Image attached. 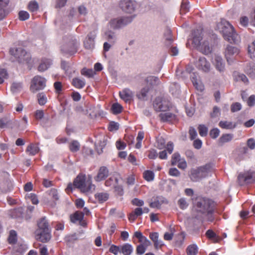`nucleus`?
Returning <instances> with one entry per match:
<instances>
[{
  "label": "nucleus",
  "instance_id": "obj_1",
  "mask_svg": "<svg viewBox=\"0 0 255 255\" xmlns=\"http://www.w3.org/2000/svg\"><path fill=\"white\" fill-rule=\"evenodd\" d=\"M216 29L221 32L224 39L230 43H237L239 36L235 32L234 27L225 19H221L216 25Z\"/></svg>",
  "mask_w": 255,
  "mask_h": 255
},
{
  "label": "nucleus",
  "instance_id": "obj_2",
  "mask_svg": "<svg viewBox=\"0 0 255 255\" xmlns=\"http://www.w3.org/2000/svg\"><path fill=\"white\" fill-rule=\"evenodd\" d=\"M195 207L197 212L209 216V220L212 221V214L213 213L215 203L212 200L205 197H199L195 200Z\"/></svg>",
  "mask_w": 255,
  "mask_h": 255
},
{
  "label": "nucleus",
  "instance_id": "obj_3",
  "mask_svg": "<svg viewBox=\"0 0 255 255\" xmlns=\"http://www.w3.org/2000/svg\"><path fill=\"white\" fill-rule=\"evenodd\" d=\"M212 166L210 163L206 164L190 170L189 176L193 182H198L206 178L211 172Z\"/></svg>",
  "mask_w": 255,
  "mask_h": 255
},
{
  "label": "nucleus",
  "instance_id": "obj_4",
  "mask_svg": "<svg viewBox=\"0 0 255 255\" xmlns=\"http://www.w3.org/2000/svg\"><path fill=\"white\" fill-rule=\"evenodd\" d=\"M38 229L36 231L37 239L42 243L47 242L51 238L49 225L45 217L42 218L37 223Z\"/></svg>",
  "mask_w": 255,
  "mask_h": 255
},
{
  "label": "nucleus",
  "instance_id": "obj_5",
  "mask_svg": "<svg viewBox=\"0 0 255 255\" xmlns=\"http://www.w3.org/2000/svg\"><path fill=\"white\" fill-rule=\"evenodd\" d=\"M79 42L73 36L69 35L63 38V43L61 46V51L64 53L73 54L76 52Z\"/></svg>",
  "mask_w": 255,
  "mask_h": 255
},
{
  "label": "nucleus",
  "instance_id": "obj_6",
  "mask_svg": "<svg viewBox=\"0 0 255 255\" xmlns=\"http://www.w3.org/2000/svg\"><path fill=\"white\" fill-rule=\"evenodd\" d=\"M9 53L20 63H28L31 59L30 53L21 47L10 48Z\"/></svg>",
  "mask_w": 255,
  "mask_h": 255
},
{
  "label": "nucleus",
  "instance_id": "obj_7",
  "mask_svg": "<svg viewBox=\"0 0 255 255\" xmlns=\"http://www.w3.org/2000/svg\"><path fill=\"white\" fill-rule=\"evenodd\" d=\"M46 80L39 75L35 76L31 81L30 90L32 93H36L43 90L46 86Z\"/></svg>",
  "mask_w": 255,
  "mask_h": 255
},
{
  "label": "nucleus",
  "instance_id": "obj_8",
  "mask_svg": "<svg viewBox=\"0 0 255 255\" xmlns=\"http://www.w3.org/2000/svg\"><path fill=\"white\" fill-rule=\"evenodd\" d=\"M132 20V18L131 16L114 18L109 22V25L112 29H118L130 23Z\"/></svg>",
  "mask_w": 255,
  "mask_h": 255
},
{
  "label": "nucleus",
  "instance_id": "obj_9",
  "mask_svg": "<svg viewBox=\"0 0 255 255\" xmlns=\"http://www.w3.org/2000/svg\"><path fill=\"white\" fill-rule=\"evenodd\" d=\"M119 6L125 12L131 13L139 7V4L134 0H121Z\"/></svg>",
  "mask_w": 255,
  "mask_h": 255
},
{
  "label": "nucleus",
  "instance_id": "obj_10",
  "mask_svg": "<svg viewBox=\"0 0 255 255\" xmlns=\"http://www.w3.org/2000/svg\"><path fill=\"white\" fill-rule=\"evenodd\" d=\"M153 108L156 112L166 111L169 107V102L161 97H157L153 103Z\"/></svg>",
  "mask_w": 255,
  "mask_h": 255
},
{
  "label": "nucleus",
  "instance_id": "obj_11",
  "mask_svg": "<svg viewBox=\"0 0 255 255\" xmlns=\"http://www.w3.org/2000/svg\"><path fill=\"white\" fill-rule=\"evenodd\" d=\"M239 53V49L235 46L228 45L225 50L224 54L228 64L231 65L234 62V57Z\"/></svg>",
  "mask_w": 255,
  "mask_h": 255
},
{
  "label": "nucleus",
  "instance_id": "obj_12",
  "mask_svg": "<svg viewBox=\"0 0 255 255\" xmlns=\"http://www.w3.org/2000/svg\"><path fill=\"white\" fill-rule=\"evenodd\" d=\"M196 67L204 72L210 71L211 65L204 57H199L195 63Z\"/></svg>",
  "mask_w": 255,
  "mask_h": 255
},
{
  "label": "nucleus",
  "instance_id": "obj_13",
  "mask_svg": "<svg viewBox=\"0 0 255 255\" xmlns=\"http://www.w3.org/2000/svg\"><path fill=\"white\" fill-rule=\"evenodd\" d=\"M96 37V33L95 31H92L88 34L84 42V45L85 48L91 50L94 48V40Z\"/></svg>",
  "mask_w": 255,
  "mask_h": 255
},
{
  "label": "nucleus",
  "instance_id": "obj_14",
  "mask_svg": "<svg viewBox=\"0 0 255 255\" xmlns=\"http://www.w3.org/2000/svg\"><path fill=\"white\" fill-rule=\"evenodd\" d=\"M213 65L216 69L221 73H223L225 71V63L221 56L216 55L215 57Z\"/></svg>",
  "mask_w": 255,
  "mask_h": 255
},
{
  "label": "nucleus",
  "instance_id": "obj_15",
  "mask_svg": "<svg viewBox=\"0 0 255 255\" xmlns=\"http://www.w3.org/2000/svg\"><path fill=\"white\" fill-rule=\"evenodd\" d=\"M86 178V176L83 175H79L74 181V185L75 187L80 189L81 191H86L87 188H84L83 185Z\"/></svg>",
  "mask_w": 255,
  "mask_h": 255
},
{
  "label": "nucleus",
  "instance_id": "obj_16",
  "mask_svg": "<svg viewBox=\"0 0 255 255\" xmlns=\"http://www.w3.org/2000/svg\"><path fill=\"white\" fill-rule=\"evenodd\" d=\"M109 170L106 166H102L100 168L98 174L95 177V181L100 182L104 180L109 175Z\"/></svg>",
  "mask_w": 255,
  "mask_h": 255
},
{
  "label": "nucleus",
  "instance_id": "obj_17",
  "mask_svg": "<svg viewBox=\"0 0 255 255\" xmlns=\"http://www.w3.org/2000/svg\"><path fill=\"white\" fill-rule=\"evenodd\" d=\"M193 42L196 46H200L201 44V41L202 37V29H197L194 30L192 32Z\"/></svg>",
  "mask_w": 255,
  "mask_h": 255
},
{
  "label": "nucleus",
  "instance_id": "obj_18",
  "mask_svg": "<svg viewBox=\"0 0 255 255\" xmlns=\"http://www.w3.org/2000/svg\"><path fill=\"white\" fill-rule=\"evenodd\" d=\"M190 78L192 80L193 84L198 90L202 91L204 90V86L200 83V81L199 79V77L198 74L192 73L190 75Z\"/></svg>",
  "mask_w": 255,
  "mask_h": 255
},
{
  "label": "nucleus",
  "instance_id": "obj_19",
  "mask_svg": "<svg viewBox=\"0 0 255 255\" xmlns=\"http://www.w3.org/2000/svg\"><path fill=\"white\" fill-rule=\"evenodd\" d=\"M89 115L92 118H96L98 116H103L105 115L100 106H91L89 108Z\"/></svg>",
  "mask_w": 255,
  "mask_h": 255
},
{
  "label": "nucleus",
  "instance_id": "obj_20",
  "mask_svg": "<svg viewBox=\"0 0 255 255\" xmlns=\"http://www.w3.org/2000/svg\"><path fill=\"white\" fill-rule=\"evenodd\" d=\"M84 213L81 211H76L74 214L71 215L70 219L72 222L75 223L79 221L80 225L84 226L85 223L83 222Z\"/></svg>",
  "mask_w": 255,
  "mask_h": 255
},
{
  "label": "nucleus",
  "instance_id": "obj_21",
  "mask_svg": "<svg viewBox=\"0 0 255 255\" xmlns=\"http://www.w3.org/2000/svg\"><path fill=\"white\" fill-rule=\"evenodd\" d=\"M119 94L121 98L126 102L130 101L133 95L132 92L128 88L125 89L122 92H120Z\"/></svg>",
  "mask_w": 255,
  "mask_h": 255
},
{
  "label": "nucleus",
  "instance_id": "obj_22",
  "mask_svg": "<svg viewBox=\"0 0 255 255\" xmlns=\"http://www.w3.org/2000/svg\"><path fill=\"white\" fill-rule=\"evenodd\" d=\"M164 203H168L167 200L163 197H157L156 199L150 204L151 208H159L161 205Z\"/></svg>",
  "mask_w": 255,
  "mask_h": 255
},
{
  "label": "nucleus",
  "instance_id": "obj_23",
  "mask_svg": "<svg viewBox=\"0 0 255 255\" xmlns=\"http://www.w3.org/2000/svg\"><path fill=\"white\" fill-rule=\"evenodd\" d=\"M145 81L147 85V86L149 87L150 88L154 86L157 85L159 84V79L157 77L150 76L147 77Z\"/></svg>",
  "mask_w": 255,
  "mask_h": 255
},
{
  "label": "nucleus",
  "instance_id": "obj_24",
  "mask_svg": "<svg viewBox=\"0 0 255 255\" xmlns=\"http://www.w3.org/2000/svg\"><path fill=\"white\" fill-rule=\"evenodd\" d=\"M23 209L19 208L15 209L10 212V216L12 218L16 219H22L23 218Z\"/></svg>",
  "mask_w": 255,
  "mask_h": 255
},
{
  "label": "nucleus",
  "instance_id": "obj_25",
  "mask_svg": "<svg viewBox=\"0 0 255 255\" xmlns=\"http://www.w3.org/2000/svg\"><path fill=\"white\" fill-rule=\"evenodd\" d=\"M51 64L52 61L50 59H43L38 67V70L39 71L43 72L46 70Z\"/></svg>",
  "mask_w": 255,
  "mask_h": 255
},
{
  "label": "nucleus",
  "instance_id": "obj_26",
  "mask_svg": "<svg viewBox=\"0 0 255 255\" xmlns=\"http://www.w3.org/2000/svg\"><path fill=\"white\" fill-rule=\"evenodd\" d=\"M133 252L132 246L128 243L121 246V253L124 255H130Z\"/></svg>",
  "mask_w": 255,
  "mask_h": 255
},
{
  "label": "nucleus",
  "instance_id": "obj_27",
  "mask_svg": "<svg viewBox=\"0 0 255 255\" xmlns=\"http://www.w3.org/2000/svg\"><path fill=\"white\" fill-rule=\"evenodd\" d=\"M165 39V44L167 46H169L173 42V39L171 35V31L169 29H166L164 33Z\"/></svg>",
  "mask_w": 255,
  "mask_h": 255
},
{
  "label": "nucleus",
  "instance_id": "obj_28",
  "mask_svg": "<svg viewBox=\"0 0 255 255\" xmlns=\"http://www.w3.org/2000/svg\"><path fill=\"white\" fill-rule=\"evenodd\" d=\"M105 37L110 43L112 44L115 43L117 39L115 33L111 30H108L105 32Z\"/></svg>",
  "mask_w": 255,
  "mask_h": 255
},
{
  "label": "nucleus",
  "instance_id": "obj_29",
  "mask_svg": "<svg viewBox=\"0 0 255 255\" xmlns=\"http://www.w3.org/2000/svg\"><path fill=\"white\" fill-rule=\"evenodd\" d=\"M245 71L247 74L253 78H255V64L250 63L246 67Z\"/></svg>",
  "mask_w": 255,
  "mask_h": 255
},
{
  "label": "nucleus",
  "instance_id": "obj_30",
  "mask_svg": "<svg viewBox=\"0 0 255 255\" xmlns=\"http://www.w3.org/2000/svg\"><path fill=\"white\" fill-rule=\"evenodd\" d=\"M111 111L114 115H118L122 112L123 107L118 103H115L112 104Z\"/></svg>",
  "mask_w": 255,
  "mask_h": 255
},
{
  "label": "nucleus",
  "instance_id": "obj_31",
  "mask_svg": "<svg viewBox=\"0 0 255 255\" xmlns=\"http://www.w3.org/2000/svg\"><path fill=\"white\" fill-rule=\"evenodd\" d=\"M233 138L232 134H224L219 138V143L221 145L224 143L230 141Z\"/></svg>",
  "mask_w": 255,
  "mask_h": 255
},
{
  "label": "nucleus",
  "instance_id": "obj_32",
  "mask_svg": "<svg viewBox=\"0 0 255 255\" xmlns=\"http://www.w3.org/2000/svg\"><path fill=\"white\" fill-rule=\"evenodd\" d=\"M118 179L116 176H111L105 181V185L107 187L113 188L118 184Z\"/></svg>",
  "mask_w": 255,
  "mask_h": 255
},
{
  "label": "nucleus",
  "instance_id": "obj_33",
  "mask_svg": "<svg viewBox=\"0 0 255 255\" xmlns=\"http://www.w3.org/2000/svg\"><path fill=\"white\" fill-rule=\"evenodd\" d=\"M219 126L225 129H233L236 128V124H233L231 122L221 121L219 124Z\"/></svg>",
  "mask_w": 255,
  "mask_h": 255
},
{
  "label": "nucleus",
  "instance_id": "obj_34",
  "mask_svg": "<svg viewBox=\"0 0 255 255\" xmlns=\"http://www.w3.org/2000/svg\"><path fill=\"white\" fill-rule=\"evenodd\" d=\"M170 92L175 96L178 95L180 93V87L178 84L174 83L170 85Z\"/></svg>",
  "mask_w": 255,
  "mask_h": 255
},
{
  "label": "nucleus",
  "instance_id": "obj_35",
  "mask_svg": "<svg viewBox=\"0 0 255 255\" xmlns=\"http://www.w3.org/2000/svg\"><path fill=\"white\" fill-rule=\"evenodd\" d=\"M72 84L77 88L81 89L85 85V82L84 80L78 78H74L72 80Z\"/></svg>",
  "mask_w": 255,
  "mask_h": 255
},
{
  "label": "nucleus",
  "instance_id": "obj_36",
  "mask_svg": "<svg viewBox=\"0 0 255 255\" xmlns=\"http://www.w3.org/2000/svg\"><path fill=\"white\" fill-rule=\"evenodd\" d=\"M187 255H196L198 253V247L196 245H189L186 249Z\"/></svg>",
  "mask_w": 255,
  "mask_h": 255
},
{
  "label": "nucleus",
  "instance_id": "obj_37",
  "mask_svg": "<svg viewBox=\"0 0 255 255\" xmlns=\"http://www.w3.org/2000/svg\"><path fill=\"white\" fill-rule=\"evenodd\" d=\"M200 47V50L204 54L207 55L211 53V48L209 46L208 42L205 41Z\"/></svg>",
  "mask_w": 255,
  "mask_h": 255
},
{
  "label": "nucleus",
  "instance_id": "obj_38",
  "mask_svg": "<svg viewBox=\"0 0 255 255\" xmlns=\"http://www.w3.org/2000/svg\"><path fill=\"white\" fill-rule=\"evenodd\" d=\"M109 197V195L107 193H99L95 195L96 198L100 203H103L107 201Z\"/></svg>",
  "mask_w": 255,
  "mask_h": 255
},
{
  "label": "nucleus",
  "instance_id": "obj_39",
  "mask_svg": "<svg viewBox=\"0 0 255 255\" xmlns=\"http://www.w3.org/2000/svg\"><path fill=\"white\" fill-rule=\"evenodd\" d=\"M83 186L85 188H87V190H86V191H81L83 192H90L93 189H94V188H95V186L93 184H92V180L91 179H88L87 180L86 179Z\"/></svg>",
  "mask_w": 255,
  "mask_h": 255
},
{
  "label": "nucleus",
  "instance_id": "obj_40",
  "mask_svg": "<svg viewBox=\"0 0 255 255\" xmlns=\"http://www.w3.org/2000/svg\"><path fill=\"white\" fill-rule=\"evenodd\" d=\"M39 151V148L37 146L30 144H29L26 149V151L29 152V154L30 155H34Z\"/></svg>",
  "mask_w": 255,
  "mask_h": 255
},
{
  "label": "nucleus",
  "instance_id": "obj_41",
  "mask_svg": "<svg viewBox=\"0 0 255 255\" xmlns=\"http://www.w3.org/2000/svg\"><path fill=\"white\" fill-rule=\"evenodd\" d=\"M174 116V115L170 113H161L159 115L161 121L164 122L171 121Z\"/></svg>",
  "mask_w": 255,
  "mask_h": 255
},
{
  "label": "nucleus",
  "instance_id": "obj_42",
  "mask_svg": "<svg viewBox=\"0 0 255 255\" xmlns=\"http://www.w3.org/2000/svg\"><path fill=\"white\" fill-rule=\"evenodd\" d=\"M80 147V144L77 140H73L69 145V149L73 152L78 151Z\"/></svg>",
  "mask_w": 255,
  "mask_h": 255
},
{
  "label": "nucleus",
  "instance_id": "obj_43",
  "mask_svg": "<svg viewBox=\"0 0 255 255\" xmlns=\"http://www.w3.org/2000/svg\"><path fill=\"white\" fill-rule=\"evenodd\" d=\"M150 89V87L148 86L143 88L141 90L140 93L137 94V96L140 99L144 100L146 98L147 93Z\"/></svg>",
  "mask_w": 255,
  "mask_h": 255
},
{
  "label": "nucleus",
  "instance_id": "obj_44",
  "mask_svg": "<svg viewBox=\"0 0 255 255\" xmlns=\"http://www.w3.org/2000/svg\"><path fill=\"white\" fill-rule=\"evenodd\" d=\"M249 152V148L247 146L241 147L239 149L238 155L240 157V159L242 160L244 159V155L247 154Z\"/></svg>",
  "mask_w": 255,
  "mask_h": 255
},
{
  "label": "nucleus",
  "instance_id": "obj_45",
  "mask_svg": "<svg viewBox=\"0 0 255 255\" xmlns=\"http://www.w3.org/2000/svg\"><path fill=\"white\" fill-rule=\"evenodd\" d=\"M106 145V141L105 140L99 141L98 143L95 144L96 149L99 154H100L103 152V148Z\"/></svg>",
  "mask_w": 255,
  "mask_h": 255
},
{
  "label": "nucleus",
  "instance_id": "obj_46",
  "mask_svg": "<svg viewBox=\"0 0 255 255\" xmlns=\"http://www.w3.org/2000/svg\"><path fill=\"white\" fill-rule=\"evenodd\" d=\"M143 177L146 181H151L154 179V174L151 171L146 170L143 173Z\"/></svg>",
  "mask_w": 255,
  "mask_h": 255
},
{
  "label": "nucleus",
  "instance_id": "obj_47",
  "mask_svg": "<svg viewBox=\"0 0 255 255\" xmlns=\"http://www.w3.org/2000/svg\"><path fill=\"white\" fill-rule=\"evenodd\" d=\"M81 74L89 78L92 77L94 74L95 72L92 69H87L83 68L81 70Z\"/></svg>",
  "mask_w": 255,
  "mask_h": 255
},
{
  "label": "nucleus",
  "instance_id": "obj_48",
  "mask_svg": "<svg viewBox=\"0 0 255 255\" xmlns=\"http://www.w3.org/2000/svg\"><path fill=\"white\" fill-rule=\"evenodd\" d=\"M38 103L40 105H44L47 102V98L43 93H40L37 94Z\"/></svg>",
  "mask_w": 255,
  "mask_h": 255
},
{
  "label": "nucleus",
  "instance_id": "obj_49",
  "mask_svg": "<svg viewBox=\"0 0 255 255\" xmlns=\"http://www.w3.org/2000/svg\"><path fill=\"white\" fill-rule=\"evenodd\" d=\"M16 232L14 230H11L8 237V242L10 244H15L17 241Z\"/></svg>",
  "mask_w": 255,
  "mask_h": 255
},
{
  "label": "nucleus",
  "instance_id": "obj_50",
  "mask_svg": "<svg viewBox=\"0 0 255 255\" xmlns=\"http://www.w3.org/2000/svg\"><path fill=\"white\" fill-rule=\"evenodd\" d=\"M181 159L178 152H175L172 156L171 163L172 165H175Z\"/></svg>",
  "mask_w": 255,
  "mask_h": 255
},
{
  "label": "nucleus",
  "instance_id": "obj_51",
  "mask_svg": "<svg viewBox=\"0 0 255 255\" xmlns=\"http://www.w3.org/2000/svg\"><path fill=\"white\" fill-rule=\"evenodd\" d=\"M22 88V84L21 83H13L11 87V90L12 92H17L19 91Z\"/></svg>",
  "mask_w": 255,
  "mask_h": 255
},
{
  "label": "nucleus",
  "instance_id": "obj_52",
  "mask_svg": "<svg viewBox=\"0 0 255 255\" xmlns=\"http://www.w3.org/2000/svg\"><path fill=\"white\" fill-rule=\"evenodd\" d=\"M199 134L201 136H205L208 133V128L203 125H200L198 127Z\"/></svg>",
  "mask_w": 255,
  "mask_h": 255
},
{
  "label": "nucleus",
  "instance_id": "obj_53",
  "mask_svg": "<svg viewBox=\"0 0 255 255\" xmlns=\"http://www.w3.org/2000/svg\"><path fill=\"white\" fill-rule=\"evenodd\" d=\"M28 9L31 12L36 11L38 9V4L36 1H31L28 4Z\"/></svg>",
  "mask_w": 255,
  "mask_h": 255
},
{
  "label": "nucleus",
  "instance_id": "obj_54",
  "mask_svg": "<svg viewBox=\"0 0 255 255\" xmlns=\"http://www.w3.org/2000/svg\"><path fill=\"white\" fill-rule=\"evenodd\" d=\"M190 8L189 3V2H184L183 1L181 5V9H180V13H185L186 12L189 11Z\"/></svg>",
  "mask_w": 255,
  "mask_h": 255
},
{
  "label": "nucleus",
  "instance_id": "obj_55",
  "mask_svg": "<svg viewBox=\"0 0 255 255\" xmlns=\"http://www.w3.org/2000/svg\"><path fill=\"white\" fill-rule=\"evenodd\" d=\"M248 52L251 57H255V40L248 46Z\"/></svg>",
  "mask_w": 255,
  "mask_h": 255
},
{
  "label": "nucleus",
  "instance_id": "obj_56",
  "mask_svg": "<svg viewBox=\"0 0 255 255\" xmlns=\"http://www.w3.org/2000/svg\"><path fill=\"white\" fill-rule=\"evenodd\" d=\"M19 18L20 20L24 21L27 20L29 17V13L26 11H20L18 13Z\"/></svg>",
  "mask_w": 255,
  "mask_h": 255
},
{
  "label": "nucleus",
  "instance_id": "obj_57",
  "mask_svg": "<svg viewBox=\"0 0 255 255\" xmlns=\"http://www.w3.org/2000/svg\"><path fill=\"white\" fill-rule=\"evenodd\" d=\"M109 252L115 255H117L119 253H121V246L112 245L109 249Z\"/></svg>",
  "mask_w": 255,
  "mask_h": 255
},
{
  "label": "nucleus",
  "instance_id": "obj_58",
  "mask_svg": "<svg viewBox=\"0 0 255 255\" xmlns=\"http://www.w3.org/2000/svg\"><path fill=\"white\" fill-rule=\"evenodd\" d=\"M242 109V105L240 103H233L231 106V110L232 112L235 113L240 111Z\"/></svg>",
  "mask_w": 255,
  "mask_h": 255
},
{
  "label": "nucleus",
  "instance_id": "obj_59",
  "mask_svg": "<svg viewBox=\"0 0 255 255\" xmlns=\"http://www.w3.org/2000/svg\"><path fill=\"white\" fill-rule=\"evenodd\" d=\"M178 203L179 207L183 210L186 209L188 206V204L187 203L186 199L183 198L180 199L178 200Z\"/></svg>",
  "mask_w": 255,
  "mask_h": 255
},
{
  "label": "nucleus",
  "instance_id": "obj_60",
  "mask_svg": "<svg viewBox=\"0 0 255 255\" xmlns=\"http://www.w3.org/2000/svg\"><path fill=\"white\" fill-rule=\"evenodd\" d=\"M49 195L55 201H57L59 199L57 190L55 189H51L49 192Z\"/></svg>",
  "mask_w": 255,
  "mask_h": 255
},
{
  "label": "nucleus",
  "instance_id": "obj_61",
  "mask_svg": "<svg viewBox=\"0 0 255 255\" xmlns=\"http://www.w3.org/2000/svg\"><path fill=\"white\" fill-rule=\"evenodd\" d=\"M165 141L163 138L160 137L157 139V146L156 147L161 149L165 147Z\"/></svg>",
  "mask_w": 255,
  "mask_h": 255
},
{
  "label": "nucleus",
  "instance_id": "obj_62",
  "mask_svg": "<svg viewBox=\"0 0 255 255\" xmlns=\"http://www.w3.org/2000/svg\"><path fill=\"white\" fill-rule=\"evenodd\" d=\"M168 173L170 176L174 177H178L180 175V171L176 168H170Z\"/></svg>",
  "mask_w": 255,
  "mask_h": 255
},
{
  "label": "nucleus",
  "instance_id": "obj_63",
  "mask_svg": "<svg viewBox=\"0 0 255 255\" xmlns=\"http://www.w3.org/2000/svg\"><path fill=\"white\" fill-rule=\"evenodd\" d=\"M246 178L245 181L247 183H252L254 182V177L252 172H248L245 173Z\"/></svg>",
  "mask_w": 255,
  "mask_h": 255
},
{
  "label": "nucleus",
  "instance_id": "obj_64",
  "mask_svg": "<svg viewBox=\"0 0 255 255\" xmlns=\"http://www.w3.org/2000/svg\"><path fill=\"white\" fill-rule=\"evenodd\" d=\"M10 123V120L6 118H3L0 119V128H3L7 127V125Z\"/></svg>",
  "mask_w": 255,
  "mask_h": 255
}]
</instances>
